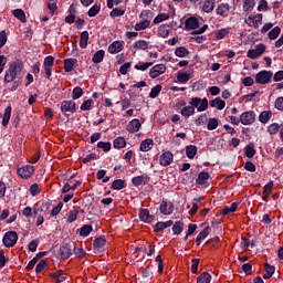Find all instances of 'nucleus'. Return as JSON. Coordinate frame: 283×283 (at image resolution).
I'll list each match as a JSON object with an SVG mask.
<instances>
[{
  "mask_svg": "<svg viewBox=\"0 0 283 283\" xmlns=\"http://www.w3.org/2000/svg\"><path fill=\"white\" fill-rule=\"evenodd\" d=\"M280 32H282V29L280 27H275L268 33V36L271 41H275V39L280 36Z\"/></svg>",
  "mask_w": 283,
  "mask_h": 283,
  "instance_id": "obj_41",
  "label": "nucleus"
},
{
  "mask_svg": "<svg viewBox=\"0 0 283 283\" xmlns=\"http://www.w3.org/2000/svg\"><path fill=\"white\" fill-rule=\"evenodd\" d=\"M241 125H253L255 123V112L247 111L240 116Z\"/></svg>",
  "mask_w": 283,
  "mask_h": 283,
  "instance_id": "obj_7",
  "label": "nucleus"
},
{
  "mask_svg": "<svg viewBox=\"0 0 283 283\" xmlns=\"http://www.w3.org/2000/svg\"><path fill=\"white\" fill-rule=\"evenodd\" d=\"M124 14H125V9L114 8L111 11L109 17H112V19H116V17H123Z\"/></svg>",
  "mask_w": 283,
  "mask_h": 283,
  "instance_id": "obj_54",
  "label": "nucleus"
},
{
  "mask_svg": "<svg viewBox=\"0 0 283 283\" xmlns=\"http://www.w3.org/2000/svg\"><path fill=\"white\" fill-rule=\"evenodd\" d=\"M184 227L185 223L182 221H176L172 226V233H175V235H180L182 233Z\"/></svg>",
  "mask_w": 283,
  "mask_h": 283,
  "instance_id": "obj_38",
  "label": "nucleus"
},
{
  "mask_svg": "<svg viewBox=\"0 0 283 283\" xmlns=\"http://www.w3.org/2000/svg\"><path fill=\"white\" fill-rule=\"evenodd\" d=\"M265 273L263 274L264 280H270V277H273V273H275V266L265 263Z\"/></svg>",
  "mask_w": 283,
  "mask_h": 283,
  "instance_id": "obj_27",
  "label": "nucleus"
},
{
  "mask_svg": "<svg viewBox=\"0 0 283 283\" xmlns=\"http://www.w3.org/2000/svg\"><path fill=\"white\" fill-rule=\"evenodd\" d=\"M169 25L168 24H161L158 28V34L159 36H161L163 39H167L169 36Z\"/></svg>",
  "mask_w": 283,
  "mask_h": 283,
  "instance_id": "obj_35",
  "label": "nucleus"
},
{
  "mask_svg": "<svg viewBox=\"0 0 283 283\" xmlns=\"http://www.w3.org/2000/svg\"><path fill=\"white\" fill-rule=\"evenodd\" d=\"M167 72V65L165 64H157L153 66L149 71L150 78H158L161 74H165Z\"/></svg>",
  "mask_w": 283,
  "mask_h": 283,
  "instance_id": "obj_9",
  "label": "nucleus"
},
{
  "mask_svg": "<svg viewBox=\"0 0 283 283\" xmlns=\"http://www.w3.org/2000/svg\"><path fill=\"white\" fill-rule=\"evenodd\" d=\"M81 96H83V88H81L80 86L73 88V92H72L73 101H78Z\"/></svg>",
  "mask_w": 283,
  "mask_h": 283,
  "instance_id": "obj_52",
  "label": "nucleus"
},
{
  "mask_svg": "<svg viewBox=\"0 0 283 283\" xmlns=\"http://www.w3.org/2000/svg\"><path fill=\"white\" fill-rule=\"evenodd\" d=\"M43 67H44L46 78H50V76H52V67H54V56L52 55L46 56L44 59Z\"/></svg>",
  "mask_w": 283,
  "mask_h": 283,
  "instance_id": "obj_11",
  "label": "nucleus"
},
{
  "mask_svg": "<svg viewBox=\"0 0 283 283\" xmlns=\"http://www.w3.org/2000/svg\"><path fill=\"white\" fill-rule=\"evenodd\" d=\"M139 19H142L139 22L135 24L136 32H140V30H147L149 25H151V20L154 19V12L151 10H143Z\"/></svg>",
  "mask_w": 283,
  "mask_h": 283,
  "instance_id": "obj_3",
  "label": "nucleus"
},
{
  "mask_svg": "<svg viewBox=\"0 0 283 283\" xmlns=\"http://www.w3.org/2000/svg\"><path fill=\"white\" fill-rule=\"evenodd\" d=\"M196 107L197 112H207L209 107V99H207V97H205L203 99L200 97H192L189 102V105L185 108H181V116H184V118H189V116H193V114H196Z\"/></svg>",
  "mask_w": 283,
  "mask_h": 283,
  "instance_id": "obj_1",
  "label": "nucleus"
},
{
  "mask_svg": "<svg viewBox=\"0 0 283 283\" xmlns=\"http://www.w3.org/2000/svg\"><path fill=\"white\" fill-rule=\"evenodd\" d=\"M17 240H19V234L15 231H9L4 234L2 242L7 249H11V247L17 244Z\"/></svg>",
  "mask_w": 283,
  "mask_h": 283,
  "instance_id": "obj_6",
  "label": "nucleus"
},
{
  "mask_svg": "<svg viewBox=\"0 0 283 283\" xmlns=\"http://www.w3.org/2000/svg\"><path fill=\"white\" fill-rule=\"evenodd\" d=\"M151 65H154V63L151 62H146V63L139 62L138 64L135 65V70H140L142 72H145L149 70Z\"/></svg>",
  "mask_w": 283,
  "mask_h": 283,
  "instance_id": "obj_48",
  "label": "nucleus"
},
{
  "mask_svg": "<svg viewBox=\"0 0 283 283\" xmlns=\"http://www.w3.org/2000/svg\"><path fill=\"white\" fill-rule=\"evenodd\" d=\"M78 61L76 59H66L64 60V70L65 72H72L74 70V65H76Z\"/></svg>",
  "mask_w": 283,
  "mask_h": 283,
  "instance_id": "obj_25",
  "label": "nucleus"
},
{
  "mask_svg": "<svg viewBox=\"0 0 283 283\" xmlns=\"http://www.w3.org/2000/svg\"><path fill=\"white\" fill-rule=\"evenodd\" d=\"M113 145L115 149H123L125 145H127V142H125L124 137H117L114 142Z\"/></svg>",
  "mask_w": 283,
  "mask_h": 283,
  "instance_id": "obj_44",
  "label": "nucleus"
},
{
  "mask_svg": "<svg viewBox=\"0 0 283 283\" xmlns=\"http://www.w3.org/2000/svg\"><path fill=\"white\" fill-rule=\"evenodd\" d=\"M197 283H211V274H209V272H203L197 277Z\"/></svg>",
  "mask_w": 283,
  "mask_h": 283,
  "instance_id": "obj_42",
  "label": "nucleus"
},
{
  "mask_svg": "<svg viewBox=\"0 0 283 283\" xmlns=\"http://www.w3.org/2000/svg\"><path fill=\"white\" fill-rule=\"evenodd\" d=\"M207 180H209V172L202 171L197 178V185H207Z\"/></svg>",
  "mask_w": 283,
  "mask_h": 283,
  "instance_id": "obj_43",
  "label": "nucleus"
},
{
  "mask_svg": "<svg viewBox=\"0 0 283 283\" xmlns=\"http://www.w3.org/2000/svg\"><path fill=\"white\" fill-rule=\"evenodd\" d=\"M140 127H142L140 120L138 118H135L128 123V125L126 126V129L129 132V134H136L140 132Z\"/></svg>",
  "mask_w": 283,
  "mask_h": 283,
  "instance_id": "obj_15",
  "label": "nucleus"
},
{
  "mask_svg": "<svg viewBox=\"0 0 283 283\" xmlns=\"http://www.w3.org/2000/svg\"><path fill=\"white\" fill-rule=\"evenodd\" d=\"M23 72V62H12L6 71L4 83H12Z\"/></svg>",
  "mask_w": 283,
  "mask_h": 283,
  "instance_id": "obj_2",
  "label": "nucleus"
},
{
  "mask_svg": "<svg viewBox=\"0 0 283 283\" xmlns=\"http://www.w3.org/2000/svg\"><path fill=\"white\" fill-rule=\"evenodd\" d=\"M271 118H273V113H271V111H263L259 115V120L263 125H266V123H269L271 120Z\"/></svg>",
  "mask_w": 283,
  "mask_h": 283,
  "instance_id": "obj_21",
  "label": "nucleus"
},
{
  "mask_svg": "<svg viewBox=\"0 0 283 283\" xmlns=\"http://www.w3.org/2000/svg\"><path fill=\"white\" fill-rule=\"evenodd\" d=\"M175 55L179 59H185L186 56H189V50L185 46H179L175 50Z\"/></svg>",
  "mask_w": 283,
  "mask_h": 283,
  "instance_id": "obj_32",
  "label": "nucleus"
},
{
  "mask_svg": "<svg viewBox=\"0 0 283 283\" xmlns=\"http://www.w3.org/2000/svg\"><path fill=\"white\" fill-rule=\"evenodd\" d=\"M244 151L247 158H253V156H255V144L250 143L248 146H245Z\"/></svg>",
  "mask_w": 283,
  "mask_h": 283,
  "instance_id": "obj_36",
  "label": "nucleus"
},
{
  "mask_svg": "<svg viewBox=\"0 0 283 283\" xmlns=\"http://www.w3.org/2000/svg\"><path fill=\"white\" fill-rule=\"evenodd\" d=\"M78 218V211L77 210H71L69 212L67 222L71 224V222H76Z\"/></svg>",
  "mask_w": 283,
  "mask_h": 283,
  "instance_id": "obj_57",
  "label": "nucleus"
},
{
  "mask_svg": "<svg viewBox=\"0 0 283 283\" xmlns=\"http://www.w3.org/2000/svg\"><path fill=\"white\" fill-rule=\"evenodd\" d=\"M174 163V154L169 150L163 153L159 157V165L161 167H169Z\"/></svg>",
  "mask_w": 283,
  "mask_h": 283,
  "instance_id": "obj_10",
  "label": "nucleus"
},
{
  "mask_svg": "<svg viewBox=\"0 0 283 283\" xmlns=\"http://www.w3.org/2000/svg\"><path fill=\"white\" fill-rule=\"evenodd\" d=\"M101 12V4L95 3L91 9L88 10L87 14L88 17H96Z\"/></svg>",
  "mask_w": 283,
  "mask_h": 283,
  "instance_id": "obj_51",
  "label": "nucleus"
},
{
  "mask_svg": "<svg viewBox=\"0 0 283 283\" xmlns=\"http://www.w3.org/2000/svg\"><path fill=\"white\" fill-rule=\"evenodd\" d=\"M32 174H34V166L27 165L18 169V176H20V178L28 179Z\"/></svg>",
  "mask_w": 283,
  "mask_h": 283,
  "instance_id": "obj_12",
  "label": "nucleus"
},
{
  "mask_svg": "<svg viewBox=\"0 0 283 283\" xmlns=\"http://www.w3.org/2000/svg\"><path fill=\"white\" fill-rule=\"evenodd\" d=\"M235 211H238V202H233L230 207L223 208L221 213L222 216H229V213H235Z\"/></svg>",
  "mask_w": 283,
  "mask_h": 283,
  "instance_id": "obj_34",
  "label": "nucleus"
},
{
  "mask_svg": "<svg viewBox=\"0 0 283 283\" xmlns=\"http://www.w3.org/2000/svg\"><path fill=\"white\" fill-rule=\"evenodd\" d=\"M273 187H274L273 181H270L269 184H266L264 186L263 193H266L268 196H271V193L273 192Z\"/></svg>",
  "mask_w": 283,
  "mask_h": 283,
  "instance_id": "obj_63",
  "label": "nucleus"
},
{
  "mask_svg": "<svg viewBox=\"0 0 283 283\" xmlns=\"http://www.w3.org/2000/svg\"><path fill=\"white\" fill-rule=\"evenodd\" d=\"M209 231H211V228L208 226L197 235L196 242H198V245H200L201 240H205L209 235Z\"/></svg>",
  "mask_w": 283,
  "mask_h": 283,
  "instance_id": "obj_40",
  "label": "nucleus"
},
{
  "mask_svg": "<svg viewBox=\"0 0 283 283\" xmlns=\"http://www.w3.org/2000/svg\"><path fill=\"white\" fill-rule=\"evenodd\" d=\"M200 27V22L198 21V18L190 17L186 19L185 28L186 30H197V28Z\"/></svg>",
  "mask_w": 283,
  "mask_h": 283,
  "instance_id": "obj_16",
  "label": "nucleus"
},
{
  "mask_svg": "<svg viewBox=\"0 0 283 283\" xmlns=\"http://www.w3.org/2000/svg\"><path fill=\"white\" fill-rule=\"evenodd\" d=\"M163 91V86L157 84L155 87L151 88L149 93V98H158V94Z\"/></svg>",
  "mask_w": 283,
  "mask_h": 283,
  "instance_id": "obj_46",
  "label": "nucleus"
},
{
  "mask_svg": "<svg viewBox=\"0 0 283 283\" xmlns=\"http://www.w3.org/2000/svg\"><path fill=\"white\" fill-rule=\"evenodd\" d=\"M216 8V0H206L202 6V10L207 14H211L213 12V9Z\"/></svg>",
  "mask_w": 283,
  "mask_h": 283,
  "instance_id": "obj_22",
  "label": "nucleus"
},
{
  "mask_svg": "<svg viewBox=\"0 0 283 283\" xmlns=\"http://www.w3.org/2000/svg\"><path fill=\"white\" fill-rule=\"evenodd\" d=\"M169 19V13H159L155 19L154 23L157 25V23H163V21H167Z\"/></svg>",
  "mask_w": 283,
  "mask_h": 283,
  "instance_id": "obj_55",
  "label": "nucleus"
},
{
  "mask_svg": "<svg viewBox=\"0 0 283 283\" xmlns=\"http://www.w3.org/2000/svg\"><path fill=\"white\" fill-rule=\"evenodd\" d=\"M209 132H213V129H218V119L217 118H210L207 125Z\"/></svg>",
  "mask_w": 283,
  "mask_h": 283,
  "instance_id": "obj_58",
  "label": "nucleus"
},
{
  "mask_svg": "<svg viewBox=\"0 0 283 283\" xmlns=\"http://www.w3.org/2000/svg\"><path fill=\"white\" fill-rule=\"evenodd\" d=\"M92 105H94V99H86L81 105V111L82 112H90V109H92Z\"/></svg>",
  "mask_w": 283,
  "mask_h": 283,
  "instance_id": "obj_49",
  "label": "nucleus"
},
{
  "mask_svg": "<svg viewBox=\"0 0 283 283\" xmlns=\"http://www.w3.org/2000/svg\"><path fill=\"white\" fill-rule=\"evenodd\" d=\"M154 149V139H145L140 143L139 151H150Z\"/></svg>",
  "mask_w": 283,
  "mask_h": 283,
  "instance_id": "obj_20",
  "label": "nucleus"
},
{
  "mask_svg": "<svg viewBox=\"0 0 283 283\" xmlns=\"http://www.w3.org/2000/svg\"><path fill=\"white\" fill-rule=\"evenodd\" d=\"M87 41H90V33L87 31H83L80 39V48H82V50L87 48Z\"/></svg>",
  "mask_w": 283,
  "mask_h": 283,
  "instance_id": "obj_28",
  "label": "nucleus"
},
{
  "mask_svg": "<svg viewBox=\"0 0 283 283\" xmlns=\"http://www.w3.org/2000/svg\"><path fill=\"white\" fill-rule=\"evenodd\" d=\"M280 132V124L273 123L268 127V133H270L271 136H275Z\"/></svg>",
  "mask_w": 283,
  "mask_h": 283,
  "instance_id": "obj_53",
  "label": "nucleus"
},
{
  "mask_svg": "<svg viewBox=\"0 0 283 283\" xmlns=\"http://www.w3.org/2000/svg\"><path fill=\"white\" fill-rule=\"evenodd\" d=\"M103 59H105V51L99 50L93 55L92 61L93 63L98 64V63H103Z\"/></svg>",
  "mask_w": 283,
  "mask_h": 283,
  "instance_id": "obj_33",
  "label": "nucleus"
},
{
  "mask_svg": "<svg viewBox=\"0 0 283 283\" xmlns=\"http://www.w3.org/2000/svg\"><path fill=\"white\" fill-rule=\"evenodd\" d=\"M210 107H216V109H224L227 107V102H224L222 98L217 97L214 99H211L209 102Z\"/></svg>",
  "mask_w": 283,
  "mask_h": 283,
  "instance_id": "obj_19",
  "label": "nucleus"
},
{
  "mask_svg": "<svg viewBox=\"0 0 283 283\" xmlns=\"http://www.w3.org/2000/svg\"><path fill=\"white\" fill-rule=\"evenodd\" d=\"M112 189L116 191H120V189H125V181L123 179H117L113 181Z\"/></svg>",
  "mask_w": 283,
  "mask_h": 283,
  "instance_id": "obj_47",
  "label": "nucleus"
},
{
  "mask_svg": "<svg viewBox=\"0 0 283 283\" xmlns=\"http://www.w3.org/2000/svg\"><path fill=\"white\" fill-rule=\"evenodd\" d=\"M159 211L164 216H171L174 213V203L171 201H161Z\"/></svg>",
  "mask_w": 283,
  "mask_h": 283,
  "instance_id": "obj_13",
  "label": "nucleus"
},
{
  "mask_svg": "<svg viewBox=\"0 0 283 283\" xmlns=\"http://www.w3.org/2000/svg\"><path fill=\"white\" fill-rule=\"evenodd\" d=\"M132 182L134 187H143V185H147V176L142 175V176L134 177L132 179Z\"/></svg>",
  "mask_w": 283,
  "mask_h": 283,
  "instance_id": "obj_23",
  "label": "nucleus"
},
{
  "mask_svg": "<svg viewBox=\"0 0 283 283\" xmlns=\"http://www.w3.org/2000/svg\"><path fill=\"white\" fill-rule=\"evenodd\" d=\"M139 218L143 222H151L154 220V217L149 216V210L147 209H140Z\"/></svg>",
  "mask_w": 283,
  "mask_h": 283,
  "instance_id": "obj_29",
  "label": "nucleus"
},
{
  "mask_svg": "<svg viewBox=\"0 0 283 283\" xmlns=\"http://www.w3.org/2000/svg\"><path fill=\"white\" fill-rule=\"evenodd\" d=\"M231 10V7L229 3H221L217 7L216 13L219 17H229V11Z\"/></svg>",
  "mask_w": 283,
  "mask_h": 283,
  "instance_id": "obj_18",
  "label": "nucleus"
},
{
  "mask_svg": "<svg viewBox=\"0 0 283 283\" xmlns=\"http://www.w3.org/2000/svg\"><path fill=\"white\" fill-rule=\"evenodd\" d=\"M10 116H12V106H8L4 111V114L2 117L3 127L8 126V123H10Z\"/></svg>",
  "mask_w": 283,
  "mask_h": 283,
  "instance_id": "obj_30",
  "label": "nucleus"
},
{
  "mask_svg": "<svg viewBox=\"0 0 283 283\" xmlns=\"http://www.w3.org/2000/svg\"><path fill=\"white\" fill-rule=\"evenodd\" d=\"M255 83L259 85H266L271 83V78H273V72L271 71H261L255 74Z\"/></svg>",
  "mask_w": 283,
  "mask_h": 283,
  "instance_id": "obj_4",
  "label": "nucleus"
},
{
  "mask_svg": "<svg viewBox=\"0 0 283 283\" xmlns=\"http://www.w3.org/2000/svg\"><path fill=\"white\" fill-rule=\"evenodd\" d=\"M105 244H107V240H105V238L103 237H99L94 241V247L95 249H98V250L105 249Z\"/></svg>",
  "mask_w": 283,
  "mask_h": 283,
  "instance_id": "obj_45",
  "label": "nucleus"
},
{
  "mask_svg": "<svg viewBox=\"0 0 283 283\" xmlns=\"http://www.w3.org/2000/svg\"><path fill=\"white\" fill-rule=\"evenodd\" d=\"M13 17H15V19H18L19 21H21V23H25L27 18H25V12L22 9H15L12 11Z\"/></svg>",
  "mask_w": 283,
  "mask_h": 283,
  "instance_id": "obj_31",
  "label": "nucleus"
},
{
  "mask_svg": "<svg viewBox=\"0 0 283 283\" xmlns=\"http://www.w3.org/2000/svg\"><path fill=\"white\" fill-rule=\"evenodd\" d=\"M274 106L279 112H283V97L276 98Z\"/></svg>",
  "mask_w": 283,
  "mask_h": 283,
  "instance_id": "obj_64",
  "label": "nucleus"
},
{
  "mask_svg": "<svg viewBox=\"0 0 283 283\" xmlns=\"http://www.w3.org/2000/svg\"><path fill=\"white\" fill-rule=\"evenodd\" d=\"M97 147L98 149H103V151H109V149H112V144L105 143V142H98Z\"/></svg>",
  "mask_w": 283,
  "mask_h": 283,
  "instance_id": "obj_60",
  "label": "nucleus"
},
{
  "mask_svg": "<svg viewBox=\"0 0 283 283\" xmlns=\"http://www.w3.org/2000/svg\"><path fill=\"white\" fill-rule=\"evenodd\" d=\"M107 171L106 170H98L97 171V180H102L103 182H109V177L106 176Z\"/></svg>",
  "mask_w": 283,
  "mask_h": 283,
  "instance_id": "obj_56",
  "label": "nucleus"
},
{
  "mask_svg": "<svg viewBox=\"0 0 283 283\" xmlns=\"http://www.w3.org/2000/svg\"><path fill=\"white\" fill-rule=\"evenodd\" d=\"M244 21L249 28L258 30L262 25V13L250 14Z\"/></svg>",
  "mask_w": 283,
  "mask_h": 283,
  "instance_id": "obj_5",
  "label": "nucleus"
},
{
  "mask_svg": "<svg viewBox=\"0 0 283 283\" xmlns=\"http://www.w3.org/2000/svg\"><path fill=\"white\" fill-rule=\"evenodd\" d=\"M255 6V0H244L243 10L244 12H251Z\"/></svg>",
  "mask_w": 283,
  "mask_h": 283,
  "instance_id": "obj_50",
  "label": "nucleus"
},
{
  "mask_svg": "<svg viewBox=\"0 0 283 283\" xmlns=\"http://www.w3.org/2000/svg\"><path fill=\"white\" fill-rule=\"evenodd\" d=\"M123 48H125V42L123 41H114L108 46L109 54H118L119 52H123Z\"/></svg>",
  "mask_w": 283,
  "mask_h": 283,
  "instance_id": "obj_14",
  "label": "nucleus"
},
{
  "mask_svg": "<svg viewBox=\"0 0 283 283\" xmlns=\"http://www.w3.org/2000/svg\"><path fill=\"white\" fill-rule=\"evenodd\" d=\"M92 231H94V229L92 228V226L90 224H85L80 229V235L82 238H87V235H90L92 233Z\"/></svg>",
  "mask_w": 283,
  "mask_h": 283,
  "instance_id": "obj_39",
  "label": "nucleus"
},
{
  "mask_svg": "<svg viewBox=\"0 0 283 283\" xmlns=\"http://www.w3.org/2000/svg\"><path fill=\"white\" fill-rule=\"evenodd\" d=\"M200 265V259H192L191 260V273H198V266Z\"/></svg>",
  "mask_w": 283,
  "mask_h": 283,
  "instance_id": "obj_61",
  "label": "nucleus"
},
{
  "mask_svg": "<svg viewBox=\"0 0 283 283\" xmlns=\"http://www.w3.org/2000/svg\"><path fill=\"white\" fill-rule=\"evenodd\" d=\"M61 112L63 114H74L76 112V103L74 101H63L61 103Z\"/></svg>",
  "mask_w": 283,
  "mask_h": 283,
  "instance_id": "obj_8",
  "label": "nucleus"
},
{
  "mask_svg": "<svg viewBox=\"0 0 283 283\" xmlns=\"http://www.w3.org/2000/svg\"><path fill=\"white\" fill-rule=\"evenodd\" d=\"M227 34H229V29H221L216 33V39H218L219 41L224 39V36H227Z\"/></svg>",
  "mask_w": 283,
  "mask_h": 283,
  "instance_id": "obj_62",
  "label": "nucleus"
},
{
  "mask_svg": "<svg viewBox=\"0 0 283 283\" xmlns=\"http://www.w3.org/2000/svg\"><path fill=\"white\" fill-rule=\"evenodd\" d=\"M46 268H48V263L45 262V260H41L35 268V272L43 273V271H45Z\"/></svg>",
  "mask_w": 283,
  "mask_h": 283,
  "instance_id": "obj_59",
  "label": "nucleus"
},
{
  "mask_svg": "<svg viewBox=\"0 0 283 283\" xmlns=\"http://www.w3.org/2000/svg\"><path fill=\"white\" fill-rule=\"evenodd\" d=\"M190 80H191V74H189V73L179 72L177 74V81L179 83H189Z\"/></svg>",
  "mask_w": 283,
  "mask_h": 283,
  "instance_id": "obj_37",
  "label": "nucleus"
},
{
  "mask_svg": "<svg viewBox=\"0 0 283 283\" xmlns=\"http://www.w3.org/2000/svg\"><path fill=\"white\" fill-rule=\"evenodd\" d=\"M196 154H198V147L190 145L186 147V156L190 159L193 160L196 158Z\"/></svg>",
  "mask_w": 283,
  "mask_h": 283,
  "instance_id": "obj_26",
  "label": "nucleus"
},
{
  "mask_svg": "<svg viewBox=\"0 0 283 283\" xmlns=\"http://www.w3.org/2000/svg\"><path fill=\"white\" fill-rule=\"evenodd\" d=\"M169 227H174V221L169 220L166 222H157L154 226L155 233H161V231H165V229H169Z\"/></svg>",
  "mask_w": 283,
  "mask_h": 283,
  "instance_id": "obj_17",
  "label": "nucleus"
},
{
  "mask_svg": "<svg viewBox=\"0 0 283 283\" xmlns=\"http://www.w3.org/2000/svg\"><path fill=\"white\" fill-rule=\"evenodd\" d=\"M147 48H149V42L145 40H138L133 44V50H136L137 52L138 50H147Z\"/></svg>",
  "mask_w": 283,
  "mask_h": 283,
  "instance_id": "obj_24",
  "label": "nucleus"
}]
</instances>
